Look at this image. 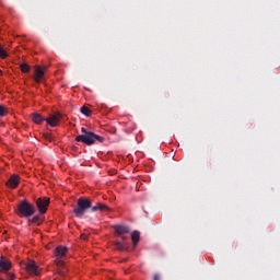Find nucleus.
<instances>
[{"mask_svg": "<svg viewBox=\"0 0 280 280\" xmlns=\"http://www.w3.org/2000/svg\"><path fill=\"white\" fill-rule=\"evenodd\" d=\"M89 209H92L93 213H95V211H110V208L104 203H96L95 206H93L91 199L80 197L77 201V207H74L72 213H74L77 218H83L84 213H86V210Z\"/></svg>", "mask_w": 280, "mask_h": 280, "instance_id": "1", "label": "nucleus"}, {"mask_svg": "<svg viewBox=\"0 0 280 280\" xmlns=\"http://www.w3.org/2000/svg\"><path fill=\"white\" fill-rule=\"evenodd\" d=\"M114 231L116 235H118V240L115 242V246L117 250H128V236L130 234V226L124 225V224H118L114 225Z\"/></svg>", "mask_w": 280, "mask_h": 280, "instance_id": "2", "label": "nucleus"}, {"mask_svg": "<svg viewBox=\"0 0 280 280\" xmlns=\"http://www.w3.org/2000/svg\"><path fill=\"white\" fill-rule=\"evenodd\" d=\"M75 141L79 143H84L85 145H93L95 141H98V143H104V137L97 136L95 132L91 131L86 135L77 136Z\"/></svg>", "mask_w": 280, "mask_h": 280, "instance_id": "3", "label": "nucleus"}, {"mask_svg": "<svg viewBox=\"0 0 280 280\" xmlns=\"http://www.w3.org/2000/svg\"><path fill=\"white\" fill-rule=\"evenodd\" d=\"M34 213H36V208L27 200L24 199L19 203L18 214L20 218H32Z\"/></svg>", "mask_w": 280, "mask_h": 280, "instance_id": "4", "label": "nucleus"}, {"mask_svg": "<svg viewBox=\"0 0 280 280\" xmlns=\"http://www.w3.org/2000/svg\"><path fill=\"white\" fill-rule=\"evenodd\" d=\"M69 253V248L67 246H57L55 249V255L57 257L56 264L57 266H65V261H62V257Z\"/></svg>", "mask_w": 280, "mask_h": 280, "instance_id": "5", "label": "nucleus"}, {"mask_svg": "<svg viewBox=\"0 0 280 280\" xmlns=\"http://www.w3.org/2000/svg\"><path fill=\"white\" fill-rule=\"evenodd\" d=\"M36 207L39 211V213L43 215L47 213V209L49 207V198L47 197H40L36 200Z\"/></svg>", "mask_w": 280, "mask_h": 280, "instance_id": "6", "label": "nucleus"}, {"mask_svg": "<svg viewBox=\"0 0 280 280\" xmlns=\"http://www.w3.org/2000/svg\"><path fill=\"white\" fill-rule=\"evenodd\" d=\"M45 71H47V68L40 67V66H35L33 79L35 80V82L37 84H40V82H43V80H45Z\"/></svg>", "mask_w": 280, "mask_h": 280, "instance_id": "7", "label": "nucleus"}, {"mask_svg": "<svg viewBox=\"0 0 280 280\" xmlns=\"http://www.w3.org/2000/svg\"><path fill=\"white\" fill-rule=\"evenodd\" d=\"M26 270L32 277H38L40 275V268L36 265L35 260H28L26 264Z\"/></svg>", "mask_w": 280, "mask_h": 280, "instance_id": "8", "label": "nucleus"}, {"mask_svg": "<svg viewBox=\"0 0 280 280\" xmlns=\"http://www.w3.org/2000/svg\"><path fill=\"white\" fill-rule=\"evenodd\" d=\"M60 119H62V114L55 113V114H50L49 117H47L45 121L51 128H56L58 126V124L60 122Z\"/></svg>", "mask_w": 280, "mask_h": 280, "instance_id": "9", "label": "nucleus"}, {"mask_svg": "<svg viewBox=\"0 0 280 280\" xmlns=\"http://www.w3.org/2000/svg\"><path fill=\"white\" fill-rule=\"evenodd\" d=\"M21 183V177L16 174H13L10 176L5 185L9 187V189H16Z\"/></svg>", "mask_w": 280, "mask_h": 280, "instance_id": "10", "label": "nucleus"}, {"mask_svg": "<svg viewBox=\"0 0 280 280\" xmlns=\"http://www.w3.org/2000/svg\"><path fill=\"white\" fill-rule=\"evenodd\" d=\"M0 272H8L12 268V262L8 259H4L3 256L0 258Z\"/></svg>", "mask_w": 280, "mask_h": 280, "instance_id": "11", "label": "nucleus"}, {"mask_svg": "<svg viewBox=\"0 0 280 280\" xmlns=\"http://www.w3.org/2000/svg\"><path fill=\"white\" fill-rule=\"evenodd\" d=\"M32 120L34 121V124H43V121H45L46 118L43 117V115H40L38 113H33L32 114Z\"/></svg>", "mask_w": 280, "mask_h": 280, "instance_id": "12", "label": "nucleus"}, {"mask_svg": "<svg viewBox=\"0 0 280 280\" xmlns=\"http://www.w3.org/2000/svg\"><path fill=\"white\" fill-rule=\"evenodd\" d=\"M131 240L133 246H137L139 244V241L141 240V233L139 231H133L131 233Z\"/></svg>", "mask_w": 280, "mask_h": 280, "instance_id": "13", "label": "nucleus"}, {"mask_svg": "<svg viewBox=\"0 0 280 280\" xmlns=\"http://www.w3.org/2000/svg\"><path fill=\"white\" fill-rule=\"evenodd\" d=\"M20 69L22 73H30L32 67L27 63L20 65Z\"/></svg>", "mask_w": 280, "mask_h": 280, "instance_id": "14", "label": "nucleus"}, {"mask_svg": "<svg viewBox=\"0 0 280 280\" xmlns=\"http://www.w3.org/2000/svg\"><path fill=\"white\" fill-rule=\"evenodd\" d=\"M30 222H33V224H37V226H40L43 224V219H40V217L38 215H35L32 220H30Z\"/></svg>", "mask_w": 280, "mask_h": 280, "instance_id": "15", "label": "nucleus"}, {"mask_svg": "<svg viewBox=\"0 0 280 280\" xmlns=\"http://www.w3.org/2000/svg\"><path fill=\"white\" fill-rule=\"evenodd\" d=\"M80 110H81L82 115H85V117H91V109H89V107L82 106L80 108Z\"/></svg>", "mask_w": 280, "mask_h": 280, "instance_id": "16", "label": "nucleus"}, {"mask_svg": "<svg viewBox=\"0 0 280 280\" xmlns=\"http://www.w3.org/2000/svg\"><path fill=\"white\" fill-rule=\"evenodd\" d=\"M43 138H44L46 141H49V143H51V141H54V136H51V133H49V132H44V133H43Z\"/></svg>", "mask_w": 280, "mask_h": 280, "instance_id": "17", "label": "nucleus"}, {"mask_svg": "<svg viewBox=\"0 0 280 280\" xmlns=\"http://www.w3.org/2000/svg\"><path fill=\"white\" fill-rule=\"evenodd\" d=\"M0 58L4 60V58H8V52H5V49H3V46L0 45Z\"/></svg>", "mask_w": 280, "mask_h": 280, "instance_id": "18", "label": "nucleus"}, {"mask_svg": "<svg viewBox=\"0 0 280 280\" xmlns=\"http://www.w3.org/2000/svg\"><path fill=\"white\" fill-rule=\"evenodd\" d=\"M8 115V110L5 109V106L0 105V117H5Z\"/></svg>", "mask_w": 280, "mask_h": 280, "instance_id": "19", "label": "nucleus"}, {"mask_svg": "<svg viewBox=\"0 0 280 280\" xmlns=\"http://www.w3.org/2000/svg\"><path fill=\"white\" fill-rule=\"evenodd\" d=\"M81 132H82L83 135H89V133H91L92 131H89V130H86V128L82 127V128H81Z\"/></svg>", "mask_w": 280, "mask_h": 280, "instance_id": "20", "label": "nucleus"}, {"mask_svg": "<svg viewBox=\"0 0 280 280\" xmlns=\"http://www.w3.org/2000/svg\"><path fill=\"white\" fill-rule=\"evenodd\" d=\"M153 280H161V275L155 273V275L153 276Z\"/></svg>", "mask_w": 280, "mask_h": 280, "instance_id": "21", "label": "nucleus"}, {"mask_svg": "<svg viewBox=\"0 0 280 280\" xmlns=\"http://www.w3.org/2000/svg\"><path fill=\"white\" fill-rule=\"evenodd\" d=\"M81 240H89V236H86V234H81Z\"/></svg>", "mask_w": 280, "mask_h": 280, "instance_id": "22", "label": "nucleus"}, {"mask_svg": "<svg viewBox=\"0 0 280 280\" xmlns=\"http://www.w3.org/2000/svg\"><path fill=\"white\" fill-rule=\"evenodd\" d=\"M8 277H9L10 280H14V275L13 273H9Z\"/></svg>", "mask_w": 280, "mask_h": 280, "instance_id": "23", "label": "nucleus"}, {"mask_svg": "<svg viewBox=\"0 0 280 280\" xmlns=\"http://www.w3.org/2000/svg\"><path fill=\"white\" fill-rule=\"evenodd\" d=\"M59 275H60L61 277H65V271H59Z\"/></svg>", "mask_w": 280, "mask_h": 280, "instance_id": "24", "label": "nucleus"}, {"mask_svg": "<svg viewBox=\"0 0 280 280\" xmlns=\"http://www.w3.org/2000/svg\"><path fill=\"white\" fill-rule=\"evenodd\" d=\"M1 73H2V72H1V70H0V75H1Z\"/></svg>", "mask_w": 280, "mask_h": 280, "instance_id": "25", "label": "nucleus"}]
</instances>
